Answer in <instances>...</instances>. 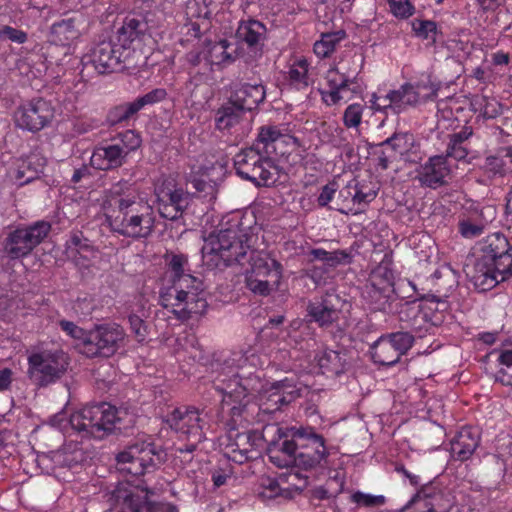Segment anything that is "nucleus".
Instances as JSON below:
<instances>
[{
  "instance_id": "obj_15",
  "label": "nucleus",
  "mask_w": 512,
  "mask_h": 512,
  "mask_svg": "<svg viewBox=\"0 0 512 512\" xmlns=\"http://www.w3.org/2000/svg\"><path fill=\"white\" fill-rule=\"evenodd\" d=\"M126 58L125 49L118 47L114 39H108L94 44L82 63L92 65L99 74H106L123 69Z\"/></svg>"
},
{
  "instance_id": "obj_60",
  "label": "nucleus",
  "mask_w": 512,
  "mask_h": 512,
  "mask_svg": "<svg viewBox=\"0 0 512 512\" xmlns=\"http://www.w3.org/2000/svg\"><path fill=\"white\" fill-rule=\"evenodd\" d=\"M372 106L375 110L384 111L386 113H392V96L388 92L385 96H377L373 94L371 99Z\"/></svg>"
},
{
  "instance_id": "obj_19",
  "label": "nucleus",
  "mask_w": 512,
  "mask_h": 512,
  "mask_svg": "<svg viewBox=\"0 0 512 512\" xmlns=\"http://www.w3.org/2000/svg\"><path fill=\"white\" fill-rule=\"evenodd\" d=\"M203 411L193 406L174 409L167 418V423L176 432L185 438H195L196 441L205 439V419L201 416Z\"/></svg>"
},
{
  "instance_id": "obj_62",
  "label": "nucleus",
  "mask_w": 512,
  "mask_h": 512,
  "mask_svg": "<svg viewBox=\"0 0 512 512\" xmlns=\"http://www.w3.org/2000/svg\"><path fill=\"white\" fill-rule=\"evenodd\" d=\"M446 154V158L452 157L456 160H463L466 158L468 151L463 146V143H458L450 140L447 146Z\"/></svg>"
},
{
  "instance_id": "obj_35",
  "label": "nucleus",
  "mask_w": 512,
  "mask_h": 512,
  "mask_svg": "<svg viewBox=\"0 0 512 512\" xmlns=\"http://www.w3.org/2000/svg\"><path fill=\"white\" fill-rule=\"evenodd\" d=\"M315 360L322 372V374L338 376L346 369L345 354L338 351L325 349L319 351L315 356Z\"/></svg>"
},
{
  "instance_id": "obj_47",
  "label": "nucleus",
  "mask_w": 512,
  "mask_h": 512,
  "mask_svg": "<svg viewBox=\"0 0 512 512\" xmlns=\"http://www.w3.org/2000/svg\"><path fill=\"white\" fill-rule=\"evenodd\" d=\"M411 25L417 37L429 40L432 43H436L438 35L441 34L436 22L432 20L414 19Z\"/></svg>"
},
{
  "instance_id": "obj_17",
  "label": "nucleus",
  "mask_w": 512,
  "mask_h": 512,
  "mask_svg": "<svg viewBox=\"0 0 512 512\" xmlns=\"http://www.w3.org/2000/svg\"><path fill=\"white\" fill-rule=\"evenodd\" d=\"M282 277V265L270 257H258L252 266L251 275L247 276V287L255 294L268 295L278 286Z\"/></svg>"
},
{
  "instance_id": "obj_53",
  "label": "nucleus",
  "mask_w": 512,
  "mask_h": 512,
  "mask_svg": "<svg viewBox=\"0 0 512 512\" xmlns=\"http://www.w3.org/2000/svg\"><path fill=\"white\" fill-rule=\"evenodd\" d=\"M391 13L400 19H407L415 12L410 0H387Z\"/></svg>"
},
{
  "instance_id": "obj_30",
  "label": "nucleus",
  "mask_w": 512,
  "mask_h": 512,
  "mask_svg": "<svg viewBox=\"0 0 512 512\" xmlns=\"http://www.w3.org/2000/svg\"><path fill=\"white\" fill-rule=\"evenodd\" d=\"M266 32L267 29L263 23L258 20L249 19L240 22L236 31V37L240 43L257 51L263 46Z\"/></svg>"
},
{
  "instance_id": "obj_61",
  "label": "nucleus",
  "mask_w": 512,
  "mask_h": 512,
  "mask_svg": "<svg viewBox=\"0 0 512 512\" xmlns=\"http://www.w3.org/2000/svg\"><path fill=\"white\" fill-rule=\"evenodd\" d=\"M337 191V184L335 182L328 183L322 187L321 193L318 196L317 202L321 207H325L332 201Z\"/></svg>"
},
{
  "instance_id": "obj_52",
  "label": "nucleus",
  "mask_w": 512,
  "mask_h": 512,
  "mask_svg": "<svg viewBox=\"0 0 512 512\" xmlns=\"http://www.w3.org/2000/svg\"><path fill=\"white\" fill-rule=\"evenodd\" d=\"M363 105L354 103L350 104L344 111L343 123L347 128H357L362 121Z\"/></svg>"
},
{
  "instance_id": "obj_42",
  "label": "nucleus",
  "mask_w": 512,
  "mask_h": 512,
  "mask_svg": "<svg viewBox=\"0 0 512 512\" xmlns=\"http://www.w3.org/2000/svg\"><path fill=\"white\" fill-rule=\"evenodd\" d=\"M512 155L507 152L504 157L489 156L485 160L484 171L490 177L504 176L512 172Z\"/></svg>"
},
{
  "instance_id": "obj_28",
  "label": "nucleus",
  "mask_w": 512,
  "mask_h": 512,
  "mask_svg": "<svg viewBox=\"0 0 512 512\" xmlns=\"http://www.w3.org/2000/svg\"><path fill=\"white\" fill-rule=\"evenodd\" d=\"M480 443V435L477 429L463 427L450 442V453L453 459L458 461L468 460Z\"/></svg>"
},
{
  "instance_id": "obj_26",
  "label": "nucleus",
  "mask_w": 512,
  "mask_h": 512,
  "mask_svg": "<svg viewBox=\"0 0 512 512\" xmlns=\"http://www.w3.org/2000/svg\"><path fill=\"white\" fill-rule=\"evenodd\" d=\"M82 24L81 16L61 19L51 25L48 41L54 45L69 46L80 37Z\"/></svg>"
},
{
  "instance_id": "obj_57",
  "label": "nucleus",
  "mask_w": 512,
  "mask_h": 512,
  "mask_svg": "<svg viewBox=\"0 0 512 512\" xmlns=\"http://www.w3.org/2000/svg\"><path fill=\"white\" fill-rule=\"evenodd\" d=\"M290 470L279 476V481L287 483L296 490H302L306 486L307 477L295 470L296 467H289Z\"/></svg>"
},
{
  "instance_id": "obj_54",
  "label": "nucleus",
  "mask_w": 512,
  "mask_h": 512,
  "mask_svg": "<svg viewBox=\"0 0 512 512\" xmlns=\"http://www.w3.org/2000/svg\"><path fill=\"white\" fill-rule=\"evenodd\" d=\"M369 295L375 299V302L378 303V308L383 306L390 299L391 294L393 293V287L390 282H386L384 286L378 287L377 284L373 281L368 287Z\"/></svg>"
},
{
  "instance_id": "obj_10",
  "label": "nucleus",
  "mask_w": 512,
  "mask_h": 512,
  "mask_svg": "<svg viewBox=\"0 0 512 512\" xmlns=\"http://www.w3.org/2000/svg\"><path fill=\"white\" fill-rule=\"evenodd\" d=\"M109 502V512H174L170 505L149 501L147 492L127 483L112 491Z\"/></svg>"
},
{
  "instance_id": "obj_37",
  "label": "nucleus",
  "mask_w": 512,
  "mask_h": 512,
  "mask_svg": "<svg viewBox=\"0 0 512 512\" xmlns=\"http://www.w3.org/2000/svg\"><path fill=\"white\" fill-rule=\"evenodd\" d=\"M146 28V24L137 19H129L124 22L122 27L117 31L114 41L118 47L125 49V54L128 56L129 47L133 41L138 39Z\"/></svg>"
},
{
  "instance_id": "obj_64",
  "label": "nucleus",
  "mask_w": 512,
  "mask_h": 512,
  "mask_svg": "<svg viewBox=\"0 0 512 512\" xmlns=\"http://www.w3.org/2000/svg\"><path fill=\"white\" fill-rule=\"evenodd\" d=\"M380 150L377 152V164L383 170L387 169L392 159L396 157L394 152H391L386 147H379Z\"/></svg>"
},
{
  "instance_id": "obj_59",
  "label": "nucleus",
  "mask_w": 512,
  "mask_h": 512,
  "mask_svg": "<svg viewBox=\"0 0 512 512\" xmlns=\"http://www.w3.org/2000/svg\"><path fill=\"white\" fill-rule=\"evenodd\" d=\"M128 322L130 324V328L132 332L135 334L137 340L139 342L144 341L147 335L146 326L144 325V321L137 315L131 314L128 317Z\"/></svg>"
},
{
  "instance_id": "obj_29",
  "label": "nucleus",
  "mask_w": 512,
  "mask_h": 512,
  "mask_svg": "<svg viewBox=\"0 0 512 512\" xmlns=\"http://www.w3.org/2000/svg\"><path fill=\"white\" fill-rule=\"evenodd\" d=\"M125 152L119 143L96 147L90 157L91 165L98 170H111L124 164Z\"/></svg>"
},
{
  "instance_id": "obj_63",
  "label": "nucleus",
  "mask_w": 512,
  "mask_h": 512,
  "mask_svg": "<svg viewBox=\"0 0 512 512\" xmlns=\"http://www.w3.org/2000/svg\"><path fill=\"white\" fill-rule=\"evenodd\" d=\"M9 39L12 42L22 44L27 40V34L19 29L13 28L11 26H4V40Z\"/></svg>"
},
{
  "instance_id": "obj_44",
  "label": "nucleus",
  "mask_w": 512,
  "mask_h": 512,
  "mask_svg": "<svg viewBox=\"0 0 512 512\" xmlns=\"http://www.w3.org/2000/svg\"><path fill=\"white\" fill-rule=\"evenodd\" d=\"M230 43L227 40H220L214 43L208 50L205 59L211 65L229 64L234 60L231 52H229Z\"/></svg>"
},
{
  "instance_id": "obj_40",
  "label": "nucleus",
  "mask_w": 512,
  "mask_h": 512,
  "mask_svg": "<svg viewBox=\"0 0 512 512\" xmlns=\"http://www.w3.org/2000/svg\"><path fill=\"white\" fill-rule=\"evenodd\" d=\"M288 80L290 86L296 90H306L312 84L309 76V63L306 59H298L291 65L288 71Z\"/></svg>"
},
{
  "instance_id": "obj_32",
  "label": "nucleus",
  "mask_w": 512,
  "mask_h": 512,
  "mask_svg": "<svg viewBox=\"0 0 512 512\" xmlns=\"http://www.w3.org/2000/svg\"><path fill=\"white\" fill-rule=\"evenodd\" d=\"M262 438L258 431L244 430L237 432L234 436V443L231 444L232 459L239 463L251 458L253 450L259 446Z\"/></svg>"
},
{
  "instance_id": "obj_34",
  "label": "nucleus",
  "mask_w": 512,
  "mask_h": 512,
  "mask_svg": "<svg viewBox=\"0 0 512 512\" xmlns=\"http://www.w3.org/2000/svg\"><path fill=\"white\" fill-rule=\"evenodd\" d=\"M166 276L170 285L176 284L178 281H186L187 279H197L190 273L188 258L184 254L170 253L165 256Z\"/></svg>"
},
{
  "instance_id": "obj_14",
  "label": "nucleus",
  "mask_w": 512,
  "mask_h": 512,
  "mask_svg": "<svg viewBox=\"0 0 512 512\" xmlns=\"http://www.w3.org/2000/svg\"><path fill=\"white\" fill-rule=\"evenodd\" d=\"M414 336L409 332H393L382 335L370 347L374 363L393 366L413 346Z\"/></svg>"
},
{
  "instance_id": "obj_46",
  "label": "nucleus",
  "mask_w": 512,
  "mask_h": 512,
  "mask_svg": "<svg viewBox=\"0 0 512 512\" xmlns=\"http://www.w3.org/2000/svg\"><path fill=\"white\" fill-rule=\"evenodd\" d=\"M414 92L418 95V103H424L430 100H434L437 97V93L440 89V84L434 82L430 76L424 79H420L415 83H412Z\"/></svg>"
},
{
  "instance_id": "obj_16",
  "label": "nucleus",
  "mask_w": 512,
  "mask_h": 512,
  "mask_svg": "<svg viewBox=\"0 0 512 512\" xmlns=\"http://www.w3.org/2000/svg\"><path fill=\"white\" fill-rule=\"evenodd\" d=\"M159 455L152 443H136L116 455L117 468L133 476L142 475L156 466Z\"/></svg>"
},
{
  "instance_id": "obj_11",
  "label": "nucleus",
  "mask_w": 512,
  "mask_h": 512,
  "mask_svg": "<svg viewBox=\"0 0 512 512\" xmlns=\"http://www.w3.org/2000/svg\"><path fill=\"white\" fill-rule=\"evenodd\" d=\"M455 504L452 491L438 481L422 488L397 512H450Z\"/></svg>"
},
{
  "instance_id": "obj_49",
  "label": "nucleus",
  "mask_w": 512,
  "mask_h": 512,
  "mask_svg": "<svg viewBox=\"0 0 512 512\" xmlns=\"http://www.w3.org/2000/svg\"><path fill=\"white\" fill-rule=\"evenodd\" d=\"M140 109L137 106L135 100L132 102L123 103L115 106L110 110L108 119L111 124H118L128 121L132 118Z\"/></svg>"
},
{
  "instance_id": "obj_38",
  "label": "nucleus",
  "mask_w": 512,
  "mask_h": 512,
  "mask_svg": "<svg viewBox=\"0 0 512 512\" xmlns=\"http://www.w3.org/2000/svg\"><path fill=\"white\" fill-rule=\"evenodd\" d=\"M392 96V114H400L409 107L419 105L412 83H404L398 89L390 91Z\"/></svg>"
},
{
  "instance_id": "obj_4",
  "label": "nucleus",
  "mask_w": 512,
  "mask_h": 512,
  "mask_svg": "<svg viewBox=\"0 0 512 512\" xmlns=\"http://www.w3.org/2000/svg\"><path fill=\"white\" fill-rule=\"evenodd\" d=\"M482 254L466 274L483 290L512 278V244L501 233L488 235L481 246Z\"/></svg>"
},
{
  "instance_id": "obj_25",
  "label": "nucleus",
  "mask_w": 512,
  "mask_h": 512,
  "mask_svg": "<svg viewBox=\"0 0 512 512\" xmlns=\"http://www.w3.org/2000/svg\"><path fill=\"white\" fill-rule=\"evenodd\" d=\"M449 174L450 168L447 163V158L442 155H437L430 157L428 161L420 167L417 178L421 185L435 189L446 183V178Z\"/></svg>"
},
{
  "instance_id": "obj_31",
  "label": "nucleus",
  "mask_w": 512,
  "mask_h": 512,
  "mask_svg": "<svg viewBox=\"0 0 512 512\" xmlns=\"http://www.w3.org/2000/svg\"><path fill=\"white\" fill-rule=\"evenodd\" d=\"M340 195L345 198L351 197L353 206L357 208L355 210L350 208V211H354V214H357L362 212L376 198L377 191L364 183L353 180L345 186Z\"/></svg>"
},
{
  "instance_id": "obj_36",
  "label": "nucleus",
  "mask_w": 512,
  "mask_h": 512,
  "mask_svg": "<svg viewBox=\"0 0 512 512\" xmlns=\"http://www.w3.org/2000/svg\"><path fill=\"white\" fill-rule=\"evenodd\" d=\"M285 137L286 135L277 126L266 125L260 127L257 139L253 144L266 155L273 158V155L276 154L278 142H284L283 139Z\"/></svg>"
},
{
  "instance_id": "obj_51",
  "label": "nucleus",
  "mask_w": 512,
  "mask_h": 512,
  "mask_svg": "<svg viewBox=\"0 0 512 512\" xmlns=\"http://www.w3.org/2000/svg\"><path fill=\"white\" fill-rule=\"evenodd\" d=\"M485 223L483 221L474 220L471 217L462 218L458 223L459 233L464 238H475L480 236L484 231Z\"/></svg>"
},
{
  "instance_id": "obj_13",
  "label": "nucleus",
  "mask_w": 512,
  "mask_h": 512,
  "mask_svg": "<svg viewBox=\"0 0 512 512\" xmlns=\"http://www.w3.org/2000/svg\"><path fill=\"white\" fill-rule=\"evenodd\" d=\"M30 378L40 386H46L59 379L67 369L66 355L60 351H42L28 358Z\"/></svg>"
},
{
  "instance_id": "obj_12",
  "label": "nucleus",
  "mask_w": 512,
  "mask_h": 512,
  "mask_svg": "<svg viewBox=\"0 0 512 512\" xmlns=\"http://www.w3.org/2000/svg\"><path fill=\"white\" fill-rule=\"evenodd\" d=\"M51 226L46 221L18 227L11 231L4 241V252L10 259L29 255L48 235Z\"/></svg>"
},
{
  "instance_id": "obj_56",
  "label": "nucleus",
  "mask_w": 512,
  "mask_h": 512,
  "mask_svg": "<svg viewBox=\"0 0 512 512\" xmlns=\"http://www.w3.org/2000/svg\"><path fill=\"white\" fill-rule=\"evenodd\" d=\"M167 97V92L164 88H155L148 93L135 99L139 109H143L147 105H153L163 101Z\"/></svg>"
},
{
  "instance_id": "obj_1",
  "label": "nucleus",
  "mask_w": 512,
  "mask_h": 512,
  "mask_svg": "<svg viewBox=\"0 0 512 512\" xmlns=\"http://www.w3.org/2000/svg\"><path fill=\"white\" fill-rule=\"evenodd\" d=\"M258 360L253 353L234 357L213 380L215 390L222 395L221 413L227 418L231 431L251 423L255 409L265 414L274 413L295 401L305 390L295 377H287L263 391L258 405L250 404L251 396L262 392L263 383L259 374L246 370V363L255 367Z\"/></svg>"
},
{
  "instance_id": "obj_8",
  "label": "nucleus",
  "mask_w": 512,
  "mask_h": 512,
  "mask_svg": "<svg viewBox=\"0 0 512 512\" xmlns=\"http://www.w3.org/2000/svg\"><path fill=\"white\" fill-rule=\"evenodd\" d=\"M290 437L295 438L298 451V467L312 470L328 464L330 449L326 439L312 426L289 428Z\"/></svg>"
},
{
  "instance_id": "obj_6",
  "label": "nucleus",
  "mask_w": 512,
  "mask_h": 512,
  "mask_svg": "<svg viewBox=\"0 0 512 512\" xmlns=\"http://www.w3.org/2000/svg\"><path fill=\"white\" fill-rule=\"evenodd\" d=\"M123 415H126V412L102 402L75 411L71 414L69 422L71 427L83 436L101 439L108 433L121 429Z\"/></svg>"
},
{
  "instance_id": "obj_50",
  "label": "nucleus",
  "mask_w": 512,
  "mask_h": 512,
  "mask_svg": "<svg viewBox=\"0 0 512 512\" xmlns=\"http://www.w3.org/2000/svg\"><path fill=\"white\" fill-rule=\"evenodd\" d=\"M350 500L352 503L365 508H376L386 504L387 499L384 495H373L361 491L354 492Z\"/></svg>"
},
{
  "instance_id": "obj_39",
  "label": "nucleus",
  "mask_w": 512,
  "mask_h": 512,
  "mask_svg": "<svg viewBox=\"0 0 512 512\" xmlns=\"http://www.w3.org/2000/svg\"><path fill=\"white\" fill-rule=\"evenodd\" d=\"M342 486V482L338 483L335 479H329L323 486L315 487L310 492L311 504L317 509L332 503L341 492Z\"/></svg>"
},
{
  "instance_id": "obj_2",
  "label": "nucleus",
  "mask_w": 512,
  "mask_h": 512,
  "mask_svg": "<svg viewBox=\"0 0 512 512\" xmlns=\"http://www.w3.org/2000/svg\"><path fill=\"white\" fill-rule=\"evenodd\" d=\"M110 211L107 220L111 229L123 236L146 238L154 228L153 207L127 181L114 184L108 190Z\"/></svg>"
},
{
  "instance_id": "obj_5",
  "label": "nucleus",
  "mask_w": 512,
  "mask_h": 512,
  "mask_svg": "<svg viewBox=\"0 0 512 512\" xmlns=\"http://www.w3.org/2000/svg\"><path fill=\"white\" fill-rule=\"evenodd\" d=\"M160 304L182 322L202 316L208 308L203 281L187 279L164 287L160 292Z\"/></svg>"
},
{
  "instance_id": "obj_23",
  "label": "nucleus",
  "mask_w": 512,
  "mask_h": 512,
  "mask_svg": "<svg viewBox=\"0 0 512 512\" xmlns=\"http://www.w3.org/2000/svg\"><path fill=\"white\" fill-rule=\"evenodd\" d=\"M84 459L83 451L76 445L65 446L51 454L53 473L59 479L70 481L71 475L80 468Z\"/></svg>"
},
{
  "instance_id": "obj_41",
  "label": "nucleus",
  "mask_w": 512,
  "mask_h": 512,
  "mask_svg": "<svg viewBox=\"0 0 512 512\" xmlns=\"http://www.w3.org/2000/svg\"><path fill=\"white\" fill-rule=\"evenodd\" d=\"M244 111L229 100V102L218 109L215 117L216 127L219 130H229L240 122Z\"/></svg>"
},
{
  "instance_id": "obj_18",
  "label": "nucleus",
  "mask_w": 512,
  "mask_h": 512,
  "mask_svg": "<svg viewBox=\"0 0 512 512\" xmlns=\"http://www.w3.org/2000/svg\"><path fill=\"white\" fill-rule=\"evenodd\" d=\"M54 118L52 104L43 99H33L21 105L15 112L16 125L30 132H38L47 127Z\"/></svg>"
},
{
  "instance_id": "obj_21",
  "label": "nucleus",
  "mask_w": 512,
  "mask_h": 512,
  "mask_svg": "<svg viewBox=\"0 0 512 512\" xmlns=\"http://www.w3.org/2000/svg\"><path fill=\"white\" fill-rule=\"evenodd\" d=\"M279 440L272 441L267 449V456L272 464L279 468L298 467V451L295 438L290 437L289 428L285 431L277 428Z\"/></svg>"
},
{
  "instance_id": "obj_48",
  "label": "nucleus",
  "mask_w": 512,
  "mask_h": 512,
  "mask_svg": "<svg viewBox=\"0 0 512 512\" xmlns=\"http://www.w3.org/2000/svg\"><path fill=\"white\" fill-rule=\"evenodd\" d=\"M474 105L484 119H494L502 113V105L495 98L481 96L475 100Z\"/></svg>"
},
{
  "instance_id": "obj_22",
  "label": "nucleus",
  "mask_w": 512,
  "mask_h": 512,
  "mask_svg": "<svg viewBox=\"0 0 512 512\" xmlns=\"http://www.w3.org/2000/svg\"><path fill=\"white\" fill-rule=\"evenodd\" d=\"M192 200V193L181 187L161 190L158 194V211L161 217L176 220L182 216Z\"/></svg>"
},
{
  "instance_id": "obj_43",
  "label": "nucleus",
  "mask_w": 512,
  "mask_h": 512,
  "mask_svg": "<svg viewBox=\"0 0 512 512\" xmlns=\"http://www.w3.org/2000/svg\"><path fill=\"white\" fill-rule=\"evenodd\" d=\"M414 144V136L410 133H396L379 144L386 147L396 155H404L409 152Z\"/></svg>"
},
{
  "instance_id": "obj_55",
  "label": "nucleus",
  "mask_w": 512,
  "mask_h": 512,
  "mask_svg": "<svg viewBox=\"0 0 512 512\" xmlns=\"http://www.w3.org/2000/svg\"><path fill=\"white\" fill-rule=\"evenodd\" d=\"M119 144L121 146V150L125 152V156L127 157L131 151L136 150L140 144V137L133 130H126L123 133L118 135Z\"/></svg>"
},
{
  "instance_id": "obj_45",
  "label": "nucleus",
  "mask_w": 512,
  "mask_h": 512,
  "mask_svg": "<svg viewBox=\"0 0 512 512\" xmlns=\"http://www.w3.org/2000/svg\"><path fill=\"white\" fill-rule=\"evenodd\" d=\"M345 37L344 31L323 34L313 47L314 53L320 58H326L334 52L337 44Z\"/></svg>"
},
{
  "instance_id": "obj_58",
  "label": "nucleus",
  "mask_w": 512,
  "mask_h": 512,
  "mask_svg": "<svg viewBox=\"0 0 512 512\" xmlns=\"http://www.w3.org/2000/svg\"><path fill=\"white\" fill-rule=\"evenodd\" d=\"M60 328L70 337L73 339L79 340V347L81 348V344L86 341V338L88 337V331H85L78 325H76L74 322L67 321V320H61L59 322Z\"/></svg>"
},
{
  "instance_id": "obj_7",
  "label": "nucleus",
  "mask_w": 512,
  "mask_h": 512,
  "mask_svg": "<svg viewBox=\"0 0 512 512\" xmlns=\"http://www.w3.org/2000/svg\"><path fill=\"white\" fill-rule=\"evenodd\" d=\"M234 167L241 178L258 186H269L277 180V166L273 158L254 144L234 156Z\"/></svg>"
},
{
  "instance_id": "obj_20",
  "label": "nucleus",
  "mask_w": 512,
  "mask_h": 512,
  "mask_svg": "<svg viewBox=\"0 0 512 512\" xmlns=\"http://www.w3.org/2000/svg\"><path fill=\"white\" fill-rule=\"evenodd\" d=\"M341 298L334 293H325L320 298L309 301L306 307L310 321L315 322L321 328L331 327L339 320L341 313Z\"/></svg>"
},
{
  "instance_id": "obj_24",
  "label": "nucleus",
  "mask_w": 512,
  "mask_h": 512,
  "mask_svg": "<svg viewBox=\"0 0 512 512\" xmlns=\"http://www.w3.org/2000/svg\"><path fill=\"white\" fill-rule=\"evenodd\" d=\"M231 88L229 100L243 111L255 109L265 99L266 91L262 84L234 82Z\"/></svg>"
},
{
  "instance_id": "obj_33",
  "label": "nucleus",
  "mask_w": 512,
  "mask_h": 512,
  "mask_svg": "<svg viewBox=\"0 0 512 512\" xmlns=\"http://www.w3.org/2000/svg\"><path fill=\"white\" fill-rule=\"evenodd\" d=\"M44 166V159L35 154L20 159L14 172V179L21 186L28 184L39 178Z\"/></svg>"
},
{
  "instance_id": "obj_3",
  "label": "nucleus",
  "mask_w": 512,
  "mask_h": 512,
  "mask_svg": "<svg viewBox=\"0 0 512 512\" xmlns=\"http://www.w3.org/2000/svg\"><path fill=\"white\" fill-rule=\"evenodd\" d=\"M253 235L242 227L238 217H232L221 224L217 233H212L202 247V260L209 269L222 270L240 262L251 247Z\"/></svg>"
},
{
  "instance_id": "obj_9",
  "label": "nucleus",
  "mask_w": 512,
  "mask_h": 512,
  "mask_svg": "<svg viewBox=\"0 0 512 512\" xmlns=\"http://www.w3.org/2000/svg\"><path fill=\"white\" fill-rule=\"evenodd\" d=\"M126 332L117 323L96 326L88 331L86 341L81 344V353L89 358L111 357L126 344Z\"/></svg>"
},
{
  "instance_id": "obj_27",
  "label": "nucleus",
  "mask_w": 512,
  "mask_h": 512,
  "mask_svg": "<svg viewBox=\"0 0 512 512\" xmlns=\"http://www.w3.org/2000/svg\"><path fill=\"white\" fill-rule=\"evenodd\" d=\"M325 79L329 90L320 91L322 100L327 105H335L346 100L345 94L350 90L349 86L354 83L355 77L341 73L336 68H332L327 71Z\"/></svg>"
}]
</instances>
